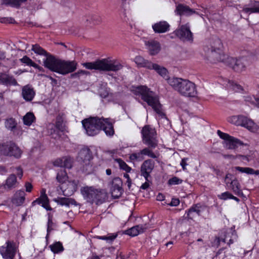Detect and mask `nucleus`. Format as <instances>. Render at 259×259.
Here are the masks:
<instances>
[{
    "label": "nucleus",
    "instance_id": "f257e3e1",
    "mask_svg": "<svg viewBox=\"0 0 259 259\" xmlns=\"http://www.w3.org/2000/svg\"><path fill=\"white\" fill-rule=\"evenodd\" d=\"M135 94L140 95L142 99L151 106L153 110L161 118L165 117V114L160 103L159 97L156 94L151 91L145 85H139L135 88Z\"/></svg>",
    "mask_w": 259,
    "mask_h": 259
},
{
    "label": "nucleus",
    "instance_id": "f03ea898",
    "mask_svg": "<svg viewBox=\"0 0 259 259\" xmlns=\"http://www.w3.org/2000/svg\"><path fill=\"white\" fill-rule=\"evenodd\" d=\"M44 66L50 70L62 74L73 72L76 68L75 61H66L50 56L44 61Z\"/></svg>",
    "mask_w": 259,
    "mask_h": 259
},
{
    "label": "nucleus",
    "instance_id": "7ed1b4c3",
    "mask_svg": "<svg viewBox=\"0 0 259 259\" xmlns=\"http://www.w3.org/2000/svg\"><path fill=\"white\" fill-rule=\"evenodd\" d=\"M168 83L183 96L194 97L197 94L195 84L189 80L172 77L168 79Z\"/></svg>",
    "mask_w": 259,
    "mask_h": 259
},
{
    "label": "nucleus",
    "instance_id": "20e7f679",
    "mask_svg": "<svg viewBox=\"0 0 259 259\" xmlns=\"http://www.w3.org/2000/svg\"><path fill=\"white\" fill-rule=\"evenodd\" d=\"M83 66L89 69H95L105 71H117L122 68V65L117 60L104 59L94 62L84 63Z\"/></svg>",
    "mask_w": 259,
    "mask_h": 259
},
{
    "label": "nucleus",
    "instance_id": "39448f33",
    "mask_svg": "<svg viewBox=\"0 0 259 259\" xmlns=\"http://www.w3.org/2000/svg\"><path fill=\"white\" fill-rule=\"evenodd\" d=\"M81 193L83 198L91 204L97 205L102 204L105 199L106 194L101 189L93 186H85L81 189Z\"/></svg>",
    "mask_w": 259,
    "mask_h": 259
},
{
    "label": "nucleus",
    "instance_id": "423d86ee",
    "mask_svg": "<svg viewBox=\"0 0 259 259\" xmlns=\"http://www.w3.org/2000/svg\"><path fill=\"white\" fill-rule=\"evenodd\" d=\"M228 120L236 125L244 127L252 133L259 134V126L246 116L234 115L230 117Z\"/></svg>",
    "mask_w": 259,
    "mask_h": 259
},
{
    "label": "nucleus",
    "instance_id": "0eeeda50",
    "mask_svg": "<svg viewBox=\"0 0 259 259\" xmlns=\"http://www.w3.org/2000/svg\"><path fill=\"white\" fill-rule=\"evenodd\" d=\"M19 242L13 240H8L0 247V254L4 259H14L16 255L18 254L19 258L21 256L19 250Z\"/></svg>",
    "mask_w": 259,
    "mask_h": 259
},
{
    "label": "nucleus",
    "instance_id": "6e6552de",
    "mask_svg": "<svg viewBox=\"0 0 259 259\" xmlns=\"http://www.w3.org/2000/svg\"><path fill=\"white\" fill-rule=\"evenodd\" d=\"M102 118L90 117L82 120L81 123L85 133L89 136H94L102 129Z\"/></svg>",
    "mask_w": 259,
    "mask_h": 259
},
{
    "label": "nucleus",
    "instance_id": "1a4fd4ad",
    "mask_svg": "<svg viewBox=\"0 0 259 259\" xmlns=\"http://www.w3.org/2000/svg\"><path fill=\"white\" fill-rule=\"evenodd\" d=\"M92 153L88 148L84 147L79 151L77 160L80 163V168L83 171L87 174L92 171Z\"/></svg>",
    "mask_w": 259,
    "mask_h": 259
},
{
    "label": "nucleus",
    "instance_id": "9d476101",
    "mask_svg": "<svg viewBox=\"0 0 259 259\" xmlns=\"http://www.w3.org/2000/svg\"><path fill=\"white\" fill-rule=\"evenodd\" d=\"M142 140L144 144L152 148L157 146V134L155 128L147 125L143 127L142 132Z\"/></svg>",
    "mask_w": 259,
    "mask_h": 259
},
{
    "label": "nucleus",
    "instance_id": "9b49d317",
    "mask_svg": "<svg viewBox=\"0 0 259 259\" xmlns=\"http://www.w3.org/2000/svg\"><path fill=\"white\" fill-rule=\"evenodd\" d=\"M217 134L220 138L224 140L223 145L226 149L234 150L243 144L240 140L223 133L220 130L217 131Z\"/></svg>",
    "mask_w": 259,
    "mask_h": 259
},
{
    "label": "nucleus",
    "instance_id": "f8f14e48",
    "mask_svg": "<svg viewBox=\"0 0 259 259\" xmlns=\"http://www.w3.org/2000/svg\"><path fill=\"white\" fill-rule=\"evenodd\" d=\"M211 48L207 50L208 53H210L212 57L216 58L218 61L224 62L226 60V56L222 51V43L220 39L215 38L211 42Z\"/></svg>",
    "mask_w": 259,
    "mask_h": 259
},
{
    "label": "nucleus",
    "instance_id": "ddd939ff",
    "mask_svg": "<svg viewBox=\"0 0 259 259\" xmlns=\"http://www.w3.org/2000/svg\"><path fill=\"white\" fill-rule=\"evenodd\" d=\"M174 33L184 41L192 42L193 40V35L190 30L188 23L179 26L178 28L174 31Z\"/></svg>",
    "mask_w": 259,
    "mask_h": 259
},
{
    "label": "nucleus",
    "instance_id": "4468645a",
    "mask_svg": "<svg viewBox=\"0 0 259 259\" xmlns=\"http://www.w3.org/2000/svg\"><path fill=\"white\" fill-rule=\"evenodd\" d=\"M155 167V162L152 159L145 160L141 166V176L145 180L148 181L151 178L150 174Z\"/></svg>",
    "mask_w": 259,
    "mask_h": 259
},
{
    "label": "nucleus",
    "instance_id": "2eb2a0df",
    "mask_svg": "<svg viewBox=\"0 0 259 259\" xmlns=\"http://www.w3.org/2000/svg\"><path fill=\"white\" fill-rule=\"evenodd\" d=\"M227 59L226 62L236 72H241L245 69V65L244 64L245 59L244 58L238 59L226 57Z\"/></svg>",
    "mask_w": 259,
    "mask_h": 259
},
{
    "label": "nucleus",
    "instance_id": "dca6fc26",
    "mask_svg": "<svg viewBox=\"0 0 259 259\" xmlns=\"http://www.w3.org/2000/svg\"><path fill=\"white\" fill-rule=\"evenodd\" d=\"M237 238L236 232L232 229H229L225 233L223 236L219 238V241H222L230 245L237 240Z\"/></svg>",
    "mask_w": 259,
    "mask_h": 259
},
{
    "label": "nucleus",
    "instance_id": "f3484780",
    "mask_svg": "<svg viewBox=\"0 0 259 259\" xmlns=\"http://www.w3.org/2000/svg\"><path fill=\"white\" fill-rule=\"evenodd\" d=\"M205 210V207L199 204L193 205L186 211V218L188 219H192L194 217V213H196L198 215H201L202 212Z\"/></svg>",
    "mask_w": 259,
    "mask_h": 259
},
{
    "label": "nucleus",
    "instance_id": "a211bd4d",
    "mask_svg": "<svg viewBox=\"0 0 259 259\" xmlns=\"http://www.w3.org/2000/svg\"><path fill=\"white\" fill-rule=\"evenodd\" d=\"M219 83L228 89L233 91L234 92H237L242 90V88L241 85L226 78L220 79L219 80Z\"/></svg>",
    "mask_w": 259,
    "mask_h": 259
},
{
    "label": "nucleus",
    "instance_id": "6ab92c4d",
    "mask_svg": "<svg viewBox=\"0 0 259 259\" xmlns=\"http://www.w3.org/2000/svg\"><path fill=\"white\" fill-rule=\"evenodd\" d=\"M145 45L152 55H155L158 54L160 51L161 47L159 42L155 40H149L145 41Z\"/></svg>",
    "mask_w": 259,
    "mask_h": 259
},
{
    "label": "nucleus",
    "instance_id": "aec40b11",
    "mask_svg": "<svg viewBox=\"0 0 259 259\" xmlns=\"http://www.w3.org/2000/svg\"><path fill=\"white\" fill-rule=\"evenodd\" d=\"M170 25L165 21H159L152 25V27L155 33H165L169 30Z\"/></svg>",
    "mask_w": 259,
    "mask_h": 259
},
{
    "label": "nucleus",
    "instance_id": "412c9836",
    "mask_svg": "<svg viewBox=\"0 0 259 259\" xmlns=\"http://www.w3.org/2000/svg\"><path fill=\"white\" fill-rule=\"evenodd\" d=\"M147 227L146 225H139L124 231V234L134 237L145 231Z\"/></svg>",
    "mask_w": 259,
    "mask_h": 259
},
{
    "label": "nucleus",
    "instance_id": "4be33fe9",
    "mask_svg": "<svg viewBox=\"0 0 259 259\" xmlns=\"http://www.w3.org/2000/svg\"><path fill=\"white\" fill-rule=\"evenodd\" d=\"M35 95V91L31 86L27 85L22 88V95L25 101H31L34 98Z\"/></svg>",
    "mask_w": 259,
    "mask_h": 259
},
{
    "label": "nucleus",
    "instance_id": "5701e85b",
    "mask_svg": "<svg viewBox=\"0 0 259 259\" xmlns=\"http://www.w3.org/2000/svg\"><path fill=\"white\" fill-rule=\"evenodd\" d=\"M102 129L104 131L106 135L108 136H112L114 133L112 123L109 121L108 118H102Z\"/></svg>",
    "mask_w": 259,
    "mask_h": 259
},
{
    "label": "nucleus",
    "instance_id": "b1692460",
    "mask_svg": "<svg viewBox=\"0 0 259 259\" xmlns=\"http://www.w3.org/2000/svg\"><path fill=\"white\" fill-rule=\"evenodd\" d=\"M36 204L41 205L42 207L47 210L52 209L49 205V200L47 196H40L39 197L32 202V206L35 205Z\"/></svg>",
    "mask_w": 259,
    "mask_h": 259
},
{
    "label": "nucleus",
    "instance_id": "393cba45",
    "mask_svg": "<svg viewBox=\"0 0 259 259\" xmlns=\"http://www.w3.org/2000/svg\"><path fill=\"white\" fill-rule=\"evenodd\" d=\"M25 193L23 190H18L14 194L12 202L16 206L22 205L25 200Z\"/></svg>",
    "mask_w": 259,
    "mask_h": 259
},
{
    "label": "nucleus",
    "instance_id": "a878e982",
    "mask_svg": "<svg viewBox=\"0 0 259 259\" xmlns=\"http://www.w3.org/2000/svg\"><path fill=\"white\" fill-rule=\"evenodd\" d=\"M0 83L6 85H16L17 82L12 76L0 73Z\"/></svg>",
    "mask_w": 259,
    "mask_h": 259
},
{
    "label": "nucleus",
    "instance_id": "bb28decb",
    "mask_svg": "<svg viewBox=\"0 0 259 259\" xmlns=\"http://www.w3.org/2000/svg\"><path fill=\"white\" fill-rule=\"evenodd\" d=\"M155 70L157 73L161 76L163 78H165L168 81L169 78L171 77H168V73L167 70L162 66H161L157 64L153 63L150 69Z\"/></svg>",
    "mask_w": 259,
    "mask_h": 259
},
{
    "label": "nucleus",
    "instance_id": "cd10ccee",
    "mask_svg": "<svg viewBox=\"0 0 259 259\" xmlns=\"http://www.w3.org/2000/svg\"><path fill=\"white\" fill-rule=\"evenodd\" d=\"M134 61L139 67H145L150 69L153 63L140 56H136Z\"/></svg>",
    "mask_w": 259,
    "mask_h": 259
},
{
    "label": "nucleus",
    "instance_id": "c85d7f7f",
    "mask_svg": "<svg viewBox=\"0 0 259 259\" xmlns=\"http://www.w3.org/2000/svg\"><path fill=\"white\" fill-rule=\"evenodd\" d=\"M242 11L246 14L259 13V2L254 1L251 2L249 7H243Z\"/></svg>",
    "mask_w": 259,
    "mask_h": 259
},
{
    "label": "nucleus",
    "instance_id": "c756f323",
    "mask_svg": "<svg viewBox=\"0 0 259 259\" xmlns=\"http://www.w3.org/2000/svg\"><path fill=\"white\" fill-rule=\"evenodd\" d=\"M176 11L179 15H191L194 13V11L187 6L179 5L176 8Z\"/></svg>",
    "mask_w": 259,
    "mask_h": 259
},
{
    "label": "nucleus",
    "instance_id": "7c9ffc66",
    "mask_svg": "<svg viewBox=\"0 0 259 259\" xmlns=\"http://www.w3.org/2000/svg\"><path fill=\"white\" fill-rule=\"evenodd\" d=\"M27 0H1L2 4L15 8H19Z\"/></svg>",
    "mask_w": 259,
    "mask_h": 259
},
{
    "label": "nucleus",
    "instance_id": "2f4dec72",
    "mask_svg": "<svg viewBox=\"0 0 259 259\" xmlns=\"http://www.w3.org/2000/svg\"><path fill=\"white\" fill-rule=\"evenodd\" d=\"M236 170L241 173H245L248 175H253L257 176L259 175V170H254V169L248 167L236 166L234 168Z\"/></svg>",
    "mask_w": 259,
    "mask_h": 259
},
{
    "label": "nucleus",
    "instance_id": "473e14b6",
    "mask_svg": "<svg viewBox=\"0 0 259 259\" xmlns=\"http://www.w3.org/2000/svg\"><path fill=\"white\" fill-rule=\"evenodd\" d=\"M62 126V122L61 121L58 120L56 123V125H54L52 123H50L48 126V128L49 130H50L49 133L51 135H53L56 132L57 133H59L61 130Z\"/></svg>",
    "mask_w": 259,
    "mask_h": 259
},
{
    "label": "nucleus",
    "instance_id": "72a5a7b5",
    "mask_svg": "<svg viewBox=\"0 0 259 259\" xmlns=\"http://www.w3.org/2000/svg\"><path fill=\"white\" fill-rule=\"evenodd\" d=\"M11 147H13V148H11L10 150L11 153L9 154V156H13L16 158H19L22 153L20 149L13 143H11Z\"/></svg>",
    "mask_w": 259,
    "mask_h": 259
},
{
    "label": "nucleus",
    "instance_id": "f704fd0d",
    "mask_svg": "<svg viewBox=\"0 0 259 259\" xmlns=\"http://www.w3.org/2000/svg\"><path fill=\"white\" fill-rule=\"evenodd\" d=\"M35 117L34 114L31 112H28L24 116L23 120L24 124L30 126L34 121Z\"/></svg>",
    "mask_w": 259,
    "mask_h": 259
},
{
    "label": "nucleus",
    "instance_id": "c9c22d12",
    "mask_svg": "<svg viewBox=\"0 0 259 259\" xmlns=\"http://www.w3.org/2000/svg\"><path fill=\"white\" fill-rule=\"evenodd\" d=\"M11 142H8L6 144H0V155H9L10 152Z\"/></svg>",
    "mask_w": 259,
    "mask_h": 259
},
{
    "label": "nucleus",
    "instance_id": "e433bc0d",
    "mask_svg": "<svg viewBox=\"0 0 259 259\" xmlns=\"http://www.w3.org/2000/svg\"><path fill=\"white\" fill-rule=\"evenodd\" d=\"M231 188L235 194L240 195L242 193L240 184L237 180H233L231 183Z\"/></svg>",
    "mask_w": 259,
    "mask_h": 259
},
{
    "label": "nucleus",
    "instance_id": "4c0bfd02",
    "mask_svg": "<svg viewBox=\"0 0 259 259\" xmlns=\"http://www.w3.org/2000/svg\"><path fill=\"white\" fill-rule=\"evenodd\" d=\"M129 159L132 162L141 161L144 159L140 150L139 152L132 153L129 156Z\"/></svg>",
    "mask_w": 259,
    "mask_h": 259
},
{
    "label": "nucleus",
    "instance_id": "58836bf2",
    "mask_svg": "<svg viewBox=\"0 0 259 259\" xmlns=\"http://www.w3.org/2000/svg\"><path fill=\"white\" fill-rule=\"evenodd\" d=\"M51 250L54 253H58L62 252L64 248L62 244L60 242H57L50 246Z\"/></svg>",
    "mask_w": 259,
    "mask_h": 259
},
{
    "label": "nucleus",
    "instance_id": "ea45409f",
    "mask_svg": "<svg viewBox=\"0 0 259 259\" xmlns=\"http://www.w3.org/2000/svg\"><path fill=\"white\" fill-rule=\"evenodd\" d=\"M54 226L55 224L53 222L52 216L50 214H49L47 223V234L46 236V239L47 242L48 241V240L49 234L52 230H53Z\"/></svg>",
    "mask_w": 259,
    "mask_h": 259
},
{
    "label": "nucleus",
    "instance_id": "a19ab883",
    "mask_svg": "<svg viewBox=\"0 0 259 259\" xmlns=\"http://www.w3.org/2000/svg\"><path fill=\"white\" fill-rule=\"evenodd\" d=\"M115 161L118 164L119 168L126 172H129L132 170L131 167H130L124 161L120 158L115 159Z\"/></svg>",
    "mask_w": 259,
    "mask_h": 259
},
{
    "label": "nucleus",
    "instance_id": "79ce46f5",
    "mask_svg": "<svg viewBox=\"0 0 259 259\" xmlns=\"http://www.w3.org/2000/svg\"><path fill=\"white\" fill-rule=\"evenodd\" d=\"M17 182L16 177L15 175H10L6 182V187L10 189L14 187Z\"/></svg>",
    "mask_w": 259,
    "mask_h": 259
},
{
    "label": "nucleus",
    "instance_id": "37998d69",
    "mask_svg": "<svg viewBox=\"0 0 259 259\" xmlns=\"http://www.w3.org/2000/svg\"><path fill=\"white\" fill-rule=\"evenodd\" d=\"M152 148L148 146V147H146L141 151L142 153L143 157L145 156H147L149 157L152 158H156L157 157V155L153 152V151L150 149Z\"/></svg>",
    "mask_w": 259,
    "mask_h": 259
},
{
    "label": "nucleus",
    "instance_id": "c03bdc74",
    "mask_svg": "<svg viewBox=\"0 0 259 259\" xmlns=\"http://www.w3.org/2000/svg\"><path fill=\"white\" fill-rule=\"evenodd\" d=\"M56 178L59 183H65L68 179L66 172L64 170H61L58 172Z\"/></svg>",
    "mask_w": 259,
    "mask_h": 259
},
{
    "label": "nucleus",
    "instance_id": "a18cd8bd",
    "mask_svg": "<svg viewBox=\"0 0 259 259\" xmlns=\"http://www.w3.org/2000/svg\"><path fill=\"white\" fill-rule=\"evenodd\" d=\"M16 124L15 120L12 118H9L5 121L6 127L11 131L13 130L16 127Z\"/></svg>",
    "mask_w": 259,
    "mask_h": 259
},
{
    "label": "nucleus",
    "instance_id": "49530a36",
    "mask_svg": "<svg viewBox=\"0 0 259 259\" xmlns=\"http://www.w3.org/2000/svg\"><path fill=\"white\" fill-rule=\"evenodd\" d=\"M117 237L116 234H110L108 236H97L96 238L98 239L106 240L107 242H112Z\"/></svg>",
    "mask_w": 259,
    "mask_h": 259
},
{
    "label": "nucleus",
    "instance_id": "de8ad7c7",
    "mask_svg": "<svg viewBox=\"0 0 259 259\" xmlns=\"http://www.w3.org/2000/svg\"><path fill=\"white\" fill-rule=\"evenodd\" d=\"M20 60L22 63H24L29 66H32L34 67H36V64L26 56H24L22 58L20 59Z\"/></svg>",
    "mask_w": 259,
    "mask_h": 259
},
{
    "label": "nucleus",
    "instance_id": "09e8293b",
    "mask_svg": "<svg viewBox=\"0 0 259 259\" xmlns=\"http://www.w3.org/2000/svg\"><path fill=\"white\" fill-rule=\"evenodd\" d=\"M32 50L36 54L39 55H46L47 53L46 52L38 45H32Z\"/></svg>",
    "mask_w": 259,
    "mask_h": 259
},
{
    "label": "nucleus",
    "instance_id": "8fccbe9b",
    "mask_svg": "<svg viewBox=\"0 0 259 259\" xmlns=\"http://www.w3.org/2000/svg\"><path fill=\"white\" fill-rule=\"evenodd\" d=\"M55 201L61 205L68 206V198L60 197L55 199Z\"/></svg>",
    "mask_w": 259,
    "mask_h": 259
},
{
    "label": "nucleus",
    "instance_id": "3c124183",
    "mask_svg": "<svg viewBox=\"0 0 259 259\" xmlns=\"http://www.w3.org/2000/svg\"><path fill=\"white\" fill-rule=\"evenodd\" d=\"M182 180L179 179L177 177H174L168 180V184L169 185H175L180 184L182 183Z\"/></svg>",
    "mask_w": 259,
    "mask_h": 259
},
{
    "label": "nucleus",
    "instance_id": "603ef678",
    "mask_svg": "<svg viewBox=\"0 0 259 259\" xmlns=\"http://www.w3.org/2000/svg\"><path fill=\"white\" fill-rule=\"evenodd\" d=\"M63 167L70 168L72 165L73 159L70 157H65Z\"/></svg>",
    "mask_w": 259,
    "mask_h": 259
},
{
    "label": "nucleus",
    "instance_id": "864d4df0",
    "mask_svg": "<svg viewBox=\"0 0 259 259\" xmlns=\"http://www.w3.org/2000/svg\"><path fill=\"white\" fill-rule=\"evenodd\" d=\"M64 159H65V157L57 158L54 161V162H53L54 165L55 166L63 167V166L64 165Z\"/></svg>",
    "mask_w": 259,
    "mask_h": 259
},
{
    "label": "nucleus",
    "instance_id": "5fc2aeb1",
    "mask_svg": "<svg viewBox=\"0 0 259 259\" xmlns=\"http://www.w3.org/2000/svg\"><path fill=\"white\" fill-rule=\"evenodd\" d=\"M232 195L230 192H225L224 193H222L220 195H218V197L222 200H227V199H230Z\"/></svg>",
    "mask_w": 259,
    "mask_h": 259
},
{
    "label": "nucleus",
    "instance_id": "6e6d98bb",
    "mask_svg": "<svg viewBox=\"0 0 259 259\" xmlns=\"http://www.w3.org/2000/svg\"><path fill=\"white\" fill-rule=\"evenodd\" d=\"M99 94L102 98H105L108 95L109 91L107 88H101L99 90Z\"/></svg>",
    "mask_w": 259,
    "mask_h": 259
},
{
    "label": "nucleus",
    "instance_id": "4d7b16f0",
    "mask_svg": "<svg viewBox=\"0 0 259 259\" xmlns=\"http://www.w3.org/2000/svg\"><path fill=\"white\" fill-rule=\"evenodd\" d=\"M0 22L2 23H14L15 20L12 17H3L0 18Z\"/></svg>",
    "mask_w": 259,
    "mask_h": 259
},
{
    "label": "nucleus",
    "instance_id": "13d9d810",
    "mask_svg": "<svg viewBox=\"0 0 259 259\" xmlns=\"http://www.w3.org/2000/svg\"><path fill=\"white\" fill-rule=\"evenodd\" d=\"M25 190L27 192H31L33 186L29 182H26L25 184Z\"/></svg>",
    "mask_w": 259,
    "mask_h": 259
},
{
    "label": "nucleus",
    "instance_id": "bf43d9fd",
    "mask_svg": "<svg viewBox=\"0 0 259 259\" xmlns=\"http://www.w3.org/2000/svg\"><path fill=\"white\" fill-rule=\"evenodd\" d=\"M87 74V72L86 71L81 70L78 71L77 72L73 74L72 76L73 77H79L80 75H84Z\"/></svg>",
    "mask_w": 259,
    "mask_h": 259
},
{
    "label": "nucleus",
    "instance_id": "052dcab7",
    "mask_svg": "<svg viewBox=\"0 0 259 259\" xmlns=\"http://www.w3.org/2000/svg\"><path fill=\"white\" fill-rule=\"evenodd\" d=\"M149 183H150V179H148V181L146 180V182L141 185V189H143V190L147 189L150 186Z\"/></svg>",
    "mask_w": 259,
    "mask_h": 259
},
{
    "label": "nucleus",
    "instance_id": "680f3d73",
    "mask_svg": "<svg viewBox=\"0 0 259 259\" xmlns=\"http://www.w3.org/2000/svg\"><path fill=\"white\" fill-rule=\"evenodd\" d=\"M180 203V201L178 199L176 198H173L172 199L171 202H170V205L174 206H178Z\"/></svg>",
    "mask_w": 259,
    "mask_h": 259
},
{
    "label": "nucleus",
    "instance_id": "e2e57ef3",
    "mask_svg": "<svg viewBox=\"0 0 259 259\" xmlns=\"http://www.w3.org/2000/svg\"><path fill=\"white\" fill-rule=\"evenodd\" d=\"M16 174L18 177H19L20 179L23 176V170L20 167H17L16 168Z\"/></svg>",
    "mask_w": 259,
    "mask_h": 259
},
{
    "label": "nucleus",
    "instance_id": "0e129e2a",
    "mask_svg": "<svg viewBox=\"0 0 259 259\" xmlns=\"http://www.w3.org/2000/svg\"><path fill=\"white\" fill-rule=\"evenodd\" d=\"M187 160V158H183L180 162V165L182 167L183 170L186 169V166L187 165V163L186 162Z\"/></svg>",
    "mask_w": 259,
    "mask_h": 259
},
{
    "label": "nucleus",
    "instance_id": "69168bd1",
    "mask_svg": "<svg viewBox=\"0 0 259 259\" xmlns=\"http://www.w3.org/2000/svg\"><path fill=\"white\" fill-rule=\"evenodd\" d=\"M8 172V170L5 166H0V175H3L6 174Z\"/></svg>",
    "mask_w": 259,
    "mask_h": 259
},
{
    "label": "nucleus",
    "instance_id": "338daca9",
    "mask_svg": "<svg viewBox=\"0 0 259 259\" xmlns=\"http://www.w3.org/2000/svg\"><path fill=\"white\" fill-rule=\"evenodd\" d=\"M70 205H74L76 206L77 205V202L72 198H68V206H69Z\"/></svg>",
    "mask_w": 259,
    "mask_h": 259
},
{
    "label": "nucleus",
    "instance_id": "774afa93",
    "mask_svg": "<svg viewBox=\"0 0 259 259\" xmlns=\"http://www.w3.org/2000/svg\"><path fill=\"white\" fill-rule=\"evenodd\" d=\"M164 196L162 194H158L156 197V199L158 201H162L164 200Z\"/></svg>",
    "mask_w": 259,
    "mask_h": 259
}]
</instances>
